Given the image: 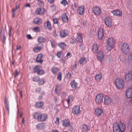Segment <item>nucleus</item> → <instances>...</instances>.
Instances as JSON below:
<instances>
[{"instance_id":"1","label":"nucleus","mask_w":132,"mask_h":132,"mask_svg":"<svg viewBox=\"0 0 132 132\" xmlns=\"http://www.w3.org/2000/svg\"><path fill=\"white\" fill-rule=\"evenodd\" d=\"M113 129L114 132H123L126 129L125 124L121 122H115L113 124Z\"/></svg>"},{"instance_id":"2","label":"nucleus","mask_w":132,"mask_h":132,"mask_svg":"<svg viewBox=\"0 0 132 132\" xmlns=\"http://www.w3.org/2000/svg\"><path fill=\"white\" fill-rule=\"evenodd\" d=\"M114 42L113 38H109L106 43V49L109 51H111L113 47Z\"/></svg>"},{"instance_id":"3","label":"nucleus","mask_w":132,"mask_h":132,"mask_svg":"<svg viewBox=\"0 0 132 132\" xmlns=\"http://www.w3.org/2000/svg\"><path fill=\"white\" fill-rule=\"evenodd\" d=\"M115 84L117 88L121 89L123 87L124 84V81L123 79L118 78L115 80Z\"/></svg>"},{"instance_id":"4","label":"nucleus","mask_w":132,"mask_h":132,"mask_svg":"<svg viewBox=\"0 0 132 132\" xmlns=\"http://www.w3.org/2000/svg\"><path fill=\"white\" fill-rule=\"evenodd\" d=\"M33 72L35 73H37L38 75H42L45 73L44 70L41 68V67L40 65H37L33 69Z\"/></svg>"},{"instance_id":"5","label":"nucleus","mask_w":132,"mask_h":132,"mask_svg":"<svg viewBox=\"0 0 132 132\" xmlns=\"http://www.w3.org/2000/svg\"><path fill=\"white\" fill-rule=\"evenodd\" d=\"M121 50L123 53L128 54L130 51L129 45L126 43L124 44L122 46Z\"/></svg>"},{"instance_id":"6","label":"nucleus","mask_w":132,"mask_h":132,"mask_svg":"<svg viewBox=\"0 0 132 132\" xmlns=\"http://www.w3.org/2000/svg\"><path fill=\"white\" fill-rule=\"evenodd\" d=\"M47 118L48 115L46 114H40L38 116V121L41 122L45 121Z\"/></svg>"},{"instance_id":"7","label":"nucleus","mask_w":132,"mask_h":132,"mask_svg":"<svg viewBox=\"0 0 132 132\" xmlns=\"http://www.w3.org/2000/svg\"><path fill=\"white\" fill-rule=\"evenodd\" d=\"M104 97L103 94L101 93L96 95L95 98L96 102L99 103L103 102Z\"/></svg>"},{"instance_id":"8","label":"nucleus","mask_w":132,"mask_h":132,"mask_svg":"<svg viewBox=\"0 0 132 132\" xmlns=\"http://www.w3.org/2000/svg\"><path fill=\"white\" fill-rule=\"evenodd\" d=\"M72 111L73 113L77 115H78L81 112L80 107L79 105H76L73 107Z\"/></svg>"},{"instance_id":"9","label":"nucleus","mask_w":132,"mask_h":132,"mask_svg":"<svg viewBox=\"0 0 132 132\" xmlns=\"http://www.w3.org/2000/svg\"><path fill=\"white\" fill-rule=\"evenodd\" d=\"M69 32L67 30H61L60 32V36L61 38H63L68 35Z\"/></svg>"},{"instance_id":"10","label":"nucleus","mask_w":132,"mask_h":132,"mask_svg":"<svg viewBox=\"0 0 132 132\" xmlns=\"http://www.w3.org/2000/svg\"><path fill=\"white\" fill-rule=\"evenodd\" d=\"M98 39H102L104 35L103 29L102 28H100L98 30Z\"/></svg>"},{"instance_id":"11","label":"nucleus","mask_w":132,"mask_h":132,"mask_svg":"<svg viewBox=\"0 0 132 132\" xmlns=\"http://www.w3.org/2000/svg\"><path fill=\"white\" fill-rule=\"evenodd\" d=\"M4 103L6 110L7 113L9 115L10 113L9 105V102L7 98L5 97L4 99Z\"/></svg>"},{"instance_id":"12","label":"nucleus","mask_w":132,"mask_h":132,"mask_svg":"<svg viewBox=\"0 0 132 132\" xmlns=\"http://www.w3.org/2000/svg\"><path fill=\"white\" fill-rule=\"evenodd\" d=\"M104 22L105 24L108 27H110L112 24V19L109 17H106L105 18Z\"/></svg>"},{"instance_id":"13","label":"nucleus","mask_w":132,"mask_h":132,"mask_svg":"<svg viewBox=\"0 0 132 132\" xmlns=\"http://www.w3.org/2000/svg\"><path fill=\"white\" fill-rule=\"evenodd\" d=\"M126 80L127 81L132 80V71H130L125 76Z\"/></svg>"},{"instance_id":"14","label":"nucleus","mask_w":132,"mask_h":132,"mask_svg":"<svg viewBox=\"0 0 132 132\" xmlns=\"http://www.w3.org/2000/svg\"><path fill=\"white\" fill-rule=\"evenodd\" d=\"M104 103L106 105H109L112 102V100L111 98L108 96L104 97Z\"/></svg>"},{"instance_id":"15","label":"nucleus","mask_w":132,"mask_h":132,"mask_svg":"<svg viewBox=\"0 0 132 132\" xmlns=\"http://www.w3.org/2000/svg\"><path fill=\"white\" fill-rule=\"evenodd\" d=\"M104 56L103 52L102 51H99L97 53V57L98 60L102 61L104 58Z\"/></svg>"},{"instance_id":"16","label":"nucleus","mask_w":132,"mask_h":132,"mask_svg":"<svg viewBox=\"0 0 132 132\" xmlns=\"http://www.w3.org/2000/svg\"><path fill=\"white\" fill-rule=\"evenodd\" d=\"M45 123H41L37 124L36 126V128L38 130H42L45 127Z\"/></svg>"},{"instance_id":"17","label":"nucleus","mask_w":132,"mask_h":132,"mask_svg":"<svg viewBox=\"0 0 132 132\" xmlns=\"http://www.w3.org/2000/svg\"><path fill=\"white\" fill-rule=\"evenodd\" d=\"M76 40L79 43H81L83 42V39L81 34H78L76 39Z\"/></svg>"},{"instance_id":"18","label":"nucleus","mask_w":132,"mask_h":132,"mask_svg":"<svg viewBox=\"0 0 132 132\" xmlns=\"http://www.w3.org/2000/svg\"><path fill=\"white\" fill-rule=\"evenodd\" d=\"M95 113L98 116H101L103 114V111L100 108H97L95 111Z\"/></svg>"},{"instance_id":"19","label":"nucleus","mask_w":132,"mask_h":132,"mask_svg":"<svg viewBox=\"0 0 132 132\" xmlns=\"http://www.w3.org/2000/svg\"><path fill=\"white\" fill-rule=\"evenodd\" d=\"M70 84L71 87L74 89H76L77 88L78 83L76 82L75 80L71 81Z\"/></svg>"},{"instance_id":"20","label":"nucleus","mask_w":132,"mask_h":132,"mask_svg":"<svg viewBox=\"0 0 132 132\" xmlns=\"http://www.w3.org/2000/svg\"><path fill=\"white\" fill-rule=\"evenodd\" d=\"M126 95L128 98L132 97V88H129L126 90Z\"/></svg>"},{"instance_id":"21","label":"nucleus","mask_w":132,"mask_h":132,"mask_svg":"<svg viewBox=\"0 0 132 132\" xmlns=\"http://www.w3.org/2000/svg\"><path fill=\"white\" fill-rule=\"evenodd\" d=\"M44 103L43 101H37L35 103V107L37 108H41L43 106Z\"/></svg>"},{"instance_id":"22","label":"nucleus","mask_w":132,"mask_h":132,"mask_svg":"<svg viewBox=\"0 0 132 132\" xmlns=\"http://www.w3.org/2000/svg\"><path fill=\"white\" fill-rule=\"evenodd\" d=\"M113 15L115 16H121L122 15V13L119 9L117 10H114L112 12Z\"/></svg>"},{"instance_id":"23","label":"nucleus","mask_w":132,"mask_h":132,"mask_svg":"<svg viewBox=\"0 0 132 132\" xmlns=\"http://www.w3.org/2000/svg\"><path fill=\"white\" fill-rule=\"evenodd\" d=\"M39 44H37L35 47L33 48V50L35 52L37 53L41 50L42 47L39 46Z\"/></svg>"},{"instance_id":"24","label":"nucleus","mask_w":132,"mask_h":132,"mask_svg":"<svg viewBox=\"0 0 132 132\" xmlns=\"http://www.w3.org/2000/svg\"><path fill=\"white\" fill-rule=\"evenodd\" d=\"M44 26L46 28H47L49 30L52 29V26L51 22L47 20L44 24Z\"/></svg>"},{"instance_id":"25","label":"nucleus","mask_w":132,"mask_h":132,"mask_svg":"<svg viewBox=\"0 0 132 132\" xmlns=\"http://www.w3.org/2000/svg\"><path fill=\"white\" fill-rule=\"evenodd\" d=\"M62 125L63 127H67L70 125V122L68 120L64 119L63 120Z\"/></svg>"},{"instance_id":"26","label":"nucleus","mask_w":132,"mask_h":132,"mask_svg":"<svg viewBox=\"0 0 132 132\" xmlns=\"http://www.w3.org/2000/svg\"><path fill=\"white\" fill-rule=\"evenodd\" d=\"M98 49V46L96 44H94L92 46V50L94 53H96L97 52Z\"/></svg>"},{"instance_id":"27","label":"nucleus","mask_w":132,"mask_h":132,"mask_svg":"<svg viewBox=\"0 0 132 132\" xmlns=\"http://www.w3.org/2000/svg\"><path fill=\"white\" fill-rule=\"evenodd\" d=\"M1 39L2 40V42L4 44L5 43V34L3 30H1Z\"/></svg>"},{"instance_id":"28","label":"nucleus","mask_w":132,"mask_h":132,"mask_svg":"<svg viewBox=\"0 0 132 132\" xmlns=\"http://www.w3.org/2000/svg\"><path fill=\"white\" fill-rule=\"evenodd\" d=\"M62 18L63 21L65 23H67L68 21V19L66 13L63 14L62 15Z\"/></svg>"},{"instance_id":"29","label":"nucleus","mask_w":132,"mask_h":132,"mask_svg":"<svg viewBox=\"0 0 132 132\" xmlns=\"http://www.w3.org/2000/svg\"><path fill=\"white\" fill-rule=\"evenodd\" d=\"M80 59L79 62L81 65H83L84 64H85L87 61V59L85 57H83Z\"/></svg>"},{"instance_id":"30","label":"nucleus","mask_w":132,"mask_h":132,"mask_svg":"<svg viewBox=\"0 0 132 132\" xmlns=\"http://www.w3.org/2000/svg\"><path fill=\"white\" fill-rule=\"evenodd\" d=\"M102 78V74L101 73H99L95 76V79L96 81L100 82L101 81Z\"/></svg>"},{"instance_id":"31","label":"nucleus","mask_w":132,"mask_h":132,"mask_svg":"<svg viewBox=\"0 0 132 132\" xmlns=\"http://www.w3.org/2000/svg\"><path fill=\"white\" fill-rule=\"evenodd\" d=\"M92 11L95 15H99L101 12V9H93Z\"/></svg>"},{"instance_id":"32","label":"nucleus","mask_w":132,"mask_h":132,"mask_svg":"<svg viewBox=\"0 0 132 132\" xmlns=\"http://www.w3.org/2000/svg\"><path fill=\"white\" fill-rule=\"evenodd\" d=\"M34 23L37 24H39L41 23L42 20L40 18H35L33 21Z\"/></svg>"},{"instance_id":"33","label":"nucleus","mask_w":132,"mask_h":132,"mask_svg":"<svg viewBox=\"0 0 132 132\" xmlns=\"http://www.w3.org/2000/svg\"><path fill=\"white\" fill-rule=\"evenodd\" d=\"M59 70V69L55 67H53L51 68V71L54 75H56Z\"/></svg>"},{"instance_id":"34","label":"nucleus","mask_w":132,"mask_h":132,"mask_svg":"<svg viewBox=\"0 0 132 132\" xmlns=\"http://www.w3.org/2000/svg\"><path fill=\"white\" fill-rule=\"evenodd\" d=\"M36 12L38 14L42 15L45 12V9H37Z\"/></svg>"},{"instance_id":"35","label":"nucleus","mask_w":132,"mask_h":132,"mask_svg":"<svg viewBox=\"0 0 132 132\" xmlns=\"http://www.w3.org/2000/svg\"><path fill=\"white\" fill-rule=\"evenodd\" d=\"M58 45L62 50L64 49L67 46L66 44L64 42H61L59 43L58 44Z\"/></svg>"},{"instance_id":"36","label":"nucleus","mask_w":132,"mask_h":132,"mask_svg":"<svg viewBox=\"0 0 132 132\" xmlns=\"http://www.w3.org/2000/svg\"><path fill=\"white\" fill-rule=\"evenodd\" d=\"M74 100V97L73 96L70 95L68 97V100L67 101V103L68 105L70 104V101H72Z\"/></svg>"},{"instance_id":"37","label":"nucleus","mask_w":132,"mask_h":132,"mask_svg":"<svg viewBox=\"0 0 132 132\" xmlns=\"http://www.w3.org/2000/svg\"><path fill=\"white\" fill-rule=\"evenodd\" d=\"M82 130L83 132H88V126L86 125H82Z\"/></svg>"},{"instance_id":"38","label":"nucleus","mask_w":132,"mask_h":132,"mask_svg":"<svg viewBox=\"0 0 132 132\" xmlns=\"http://www.w3.org/2000/svg\"><path fill=\"white\" fill-rule=\"evenodd\" d=\"M37 41L40 43L44 42L45 41V39L42 37L40 36L38 38Z\"/></svg>"},{"instance_id":"39","label":"nucleus","mask_w":132,"mask_h":132,"mask_svg":"<svg viewBox=\"0 0 132 132\" xmlns=\"http://www.w3.org/2000/svg\"><path fill=\"white\" fill-rule=\"evenodd\" d=\"M128 127L132 129V119L130 118L129 119L127 123Z\"/></svg>"},{"instance_id":"40","label":"nucleus","mask_w":132,"mask_h":132,"mask_svg":"<svg viewBox=\"0 0 132 132\" xmlns=\"http://www.w3.org/2000/svg\"><path fill=\"white\" fill-rule=\"evenodd\" d=\"M17 9H12V14L11 15V17L13 18L15 17V14L17 12Z\"/></svg>"},{"instance_id":"41","label":"nucleus","mask_w":132,"mask_h":132,"mask_svg":"<svg viewBox=\"0 0 132 132\" xmlns=\"http://www.w3.org/2000/svg\"><path fill=\"white\" fill-rule=\"evenodd\" d=\"M32 30L34 32H38L40 31V29L38 27H36L32 28Z\"/></svg>"},{"instance_id":"42","label":"nucleus","mask_w":132,"mask_h":132,"mask_svg":"<svg viewBox=\"0 0 132 132\" xmlns=\"http://www.w3.org/2000/svg\"><path fill=\"white\" fill-rule=\"evenodd\" d=\"M84 11V9H78L77 11L79 14L82 15L83 14Z\"/></svg>"},{"instance_id":"43","label":"nucleus","mask_w":132,"mask_h":132,"mask_svg":"<svg viewBox=\"0 0 132 132\" xmlns=\"http://www.w3.org/2000/svg\"><path fill=\"white\" fill-rule=\"evenodd\" d=\"M80 44H79V45L80 47L79 50L81 51L84 50L85 47V46L82 44L80 43Z\"/></svg>"},{"instance_id":"44","label":"nucleus","mask_w":132,"mask_h":132,"mask_svg":"<svg viewBox=\"0 0 132 132\" xmlns=\"http://www.w3.org/2000/svg\"><path fill=\"white\" fill-rule=\"evenodd\" d=\"M62 74L61 72H59L57 75V78L58 80L61 81V80Z\"/></svg>"},{"instance_id":"45","label":"nucleus","mask_w":132,"mask_h":132,"mask_svg":"<svg viewBox=\"0 0 132 132\" xmlns=\"http://www.w3.org/2000/svg\"><path fill=\"white\" fill-rule=\"evenodd\" d=\"M38 1V4L40 7H42L44 5V3L40 0H37Z\"/></svg>"},{"instance_id":"46","label":"nucleus","mask_w":132,"mask_h":132,"mask_svg":"<svg viewBox=\"0 0 132 132\" xmlns=\"http://www.w3.org/2000/svg\"><path fill=\"white\" fill-rule=\"evenodd\" d=\"M77 67V65L76 63H75L73 64L71 66V68L72 70H73L76 69Z\"/></svg>"},{"instance_id":"47","label":"nucleus","mask_w":132,"mask_h":132,"mask_svg":"<svg viewBox=\"0 0 132 132\" xmlns=\"http://www.w3.org/2000/svg\"><path fill=\"white\" fill-rule=\"evenodd\" d=\"M39 114H38V113L36 112L35 113L34 115H33V118L35 119H37L38 120V116H39Z\"/></svg>"},{"instance_id":"48","label":"nucleus","mask_w":132,"mask_h":132,"mask_svg":"<svg viewBox=\"0 0 132 132\" xmlns=\"http://www.w3.org/2000/svg\"><path fill=\"white\" fill-rule=\"evenodd\" d=\"M66 76L68 79H70L71 78V73L69 71H68L66 74Z\"/></svg>"},{"instance_id":"49","label":"nucleus","mask_w":132,"mask_h":132,"mask_svg":"<svg viewBox=\"0 0 132 132\" xmlns=\"http://www.w3.org/2000/svg\"><path fill=\"white\" fill-rule=\"evenodd\" d=\"M39 80V78L38 76H35L33 78V81L35 82H37Z\"/></svg>"},{"instance_id":"50","label":"nucleus","mask_w":132,"mask_h":132,"mask_svg":"<svg viewBox=\"0 0 132 132\" xmlns=\"http://www.w3.org/2000/svg\"><path fill=\"white\" fill-rule=\"evenodd\" d=\"M39 85H42L44 84L45 80L43 79H41L40 80L39 79Z\"/></svg>"},{"instance_id":"51","label":"nucleus","mask_w":132,"mask_h":132,"mask_svg":"<svg viewBox=\"0 0 132 132\" xmlns=\"http://www.w3.org/2000/svg\"><path fill=\"white\" fill-rule=\"evenodd\" d=\"M61 3L65 6L66 5L68 4L67 1L66 0H63L61 2Z\"/></svg>"},{"instance_id":"52","label":"nucleus","mask_w":132,"mask_h":132,"mask_svg":"<svg viewBox=\"0 0 132 132\" xmlns=\"http://www.w3.org/2000/svg\"><path fill=\"white\" fill-rule=\"evenodd\" d=\"M59 86L58 85H56L55 86V92L56 94H59Z\"/></svg>"},{"instance_id":"53","label":"nucleus","mask_w":132,"mask_h":132,"mask_svg":"<svg viewBox=\"0 0 132 132\" xmlns=\"http://www.w3.org/2000/svg\"><path fill=\"white\" fill-rule=\"evenodd\" d=\"M73 7H74L75 8H78V4L76 2H75L74 3L73 5H72L71 7V8H73Z\"/></svg>"},{"instance_id":"54","label":"nucleus","mask_w":132,"mask_h":132,"mask_svg":"<svg viewBox=\"0 0 132 132\" xmlns=\"http://www.w3.org/2000/svg\"><path fill=\"white\" fill-rule=\"evenodd\" d=\"M50 42L51 43L52 47L53 48H54L55 47V44L54 41L53 40H50Z\"/></svg>"},{"instance_id":"55","label":"nucleus","mask_w":132,"mask_h":132,"mask_svg":"<svg viewBox=\"0 0 132 132\" xmlns=\"http://www.w3.org/2000/svg\"><path fill=\"white\" fill-rule=\"evenodd\" d=\"M70 43L73 44H75L76 43V42L74 38H72L70 40Z\"/></svg>"},{"instance_id":"56","label":"nucleus","mask_w":132,"mask_h":132,"mask_svg":"<svg viewBox=\"0 0 132 132\" xmlns=\"http://www.w3.org/2000/svg\"><path fill=\"white\" fill-rule=\"evenodd\" d=\"M19 72L18 71V70L17 69L15 70L14 73L15 77H17L19 74Z\"/></svg>"},{"instance_id":"57","label":"nucleus","mask_w":132,"mask_h":132,"mask_svg":"<svg viewBox=\"0 0 132 132\" xmlns=\"http://www.w3.org/2000/svg\"><path fill=\"white\" fill-rule=\"evenodd\" d=\"M43 56V55H42V54H38V56L37 57V60L38 59H41L42 57Z\"/></svg>"},{"instance_id":"58","label":"nucleus","mask_w":132,"mask_h":132,"mask_svg":"<svg viewBox=\"0 0 132 132\" xmlns=\"http://www.w3.org/2000/svg\"><path fill=\"white\" fill-rule=\"evenodd\" d=\"M12 30V28L11 27L10 28H9L8 33L9 37H10L11 36V32Z\"/></svg>"},{"instance_id":"59","label":"nucleus","mask_w":132,"mask_h":132,"mask_svg":"<svg viewBox=\"0 0 132 132\" xmlns=\"http://www.w3.org/2000/svg\"><path fill=\"white\" fill-rule=\"evenodd\" d=\"M62 53V52L61 51L59 52H57L56 54V55L58 56V58H60L61 57L60 56Z\"/></svg>"},{"instance_id":"60","label":"nucleus","mask_w":132,"mask_h":132,"mask_svg":"<svg viewBox=\"0 0 132 132\" xmlns=\"http://www.w3.org/2000/svg\"><path fill=\"white\" fill-rule=\"evenodd\" d=\"M41 89V88H40L38 87L36 89L35 92H36L39 94L40 91Z\"/></svg>"},{"instance_id":"61","label":"nucleus","mask_w":132,"mask_h":132,"mask_svg":"<svg viewBox=\"0 0 132 132\" xmlns=\"http://www.w3.org/2000/svg\"><path fill=\"white\" fill-rule=\"evenodd\" d=\"M36 62L42 63L43 61V60L41 59H38L37 60V59L36 60Z\"/></svg>"},{"instance_id":"62","label":"nucleus","mask_w":132,"mask_h":132,"mask_svg":"<svg viewBox=\"0 0 132 132\" xmlns=\"http://www.w3.org/2000/svg\"><path fill=\"white\" fill-rule=\"evenodd\" d=\"M59 118L57 117L56 118V120L55 121V123L56 124H58L59 123Z\"/></svg>"},{"instance_id":"63","label":"nucleus","mask_w":132,"mask_h":132,"mask_svg":"<svg viewBox=\"0 0 132 132\" xmlns=\"http://www.w3.org/2000/svg\"><path fill=\"white\" fill-rule=\"evenodd\" d=\"M53 20L54 23L55 24H58V20L56 18H53Z\"/></svg>"},{"instance_id":"64","label":"nucleus","mask_w":132,"mask_h":132,"mask_svg":"<svg viewBox=\"0 0 132 132\" xmlns=\"http://www.w3.org/2000/svg\"><path fill=\"white\" fill-rule=\"evenodd\" d=\"M66 96L67 94L65 93L64 92H62V98H64L66 97Z\"/></svg>"}]
</instances>
